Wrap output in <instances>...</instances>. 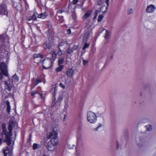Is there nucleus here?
<instances>
[{
    "label": "nucleus",
    "instance_id": "obj_1",
    "mask_svg": "<svg viewBox=\"0 0 156 156\" xmlns=\"http://www.w3.org/2000/svg\"><path fill=\"white\" fill-rule=\"evenodd\" d=\"M59 128L58 126L54 127L52 132L50 133L49 137L51 139L48 142V150L52 153H56L58 141V132Z\"/></svg>",
    "mask_w": 156,
    "mask_h": 156
},
{
    "label": "nucleus",
    "instance_id": "obj_2",
    "mask_svg": "<svg viewBox=\"0 0 156 156\" xmlns=\"http://www.w3.org/2000/svg\"><path fill=\"white\" fill-rule=\"evenodd\" d=\"M2 126L3 134L5 137V140L9 146L5 147L3 150L4 155L7 156V154H12V145L14 144V140L12 138H11V133L10 132L9 133L7 132L5 125L3 124Z\"/></svg>",
    "mask_w": 156,
    "mask_h": 156
},
{
    "label": "nucleus",
    "instance_id": "obj_3",
    "mask_svg": "<svg viewBox=\"0 0 156 156\" xmlns=\"http://www.w3.org/2000/svg\"><path fill=\"white\" fill-rule=\"evenodd\" d=\"M87 120L90 123L94 124L97 120V116L94 112L89 111L87 112Z\"/></svg>",
    "mask_w": 156,
    "mask_h": 156
},
{
    "label": "nucleus",
    "instance_id": "obj_4",
    "mask_svg": "<svg viewBox=\"0 0 156 156\" xmlns=\"http://www.w3.org/2000/svg\"><path fill=\"white\" fill-rule=\"evenodd\" d=\"M52 64V61L47 58L43 59L42 62L43 68H51Z\"/></svg>",
    "mask_w": 156,
    "mask_h": 156
},
{
    "label": "nucleus",
    "instance_id": "obj_5",
    "mask_svg": "<svg viewBox=\"0 0 156 156\" xmlns=\"http://www.w3.org/2000/svg\"><path fill=\"white\" fill-rule=\"evenodd\" d=\"M35 62L39 64L42 62L43 55L41 54H34L33 56Z\"/></svg>",
    "mask_w": 156,
    "mask_h": 156
},
{
    "label": "nucleus",
    "instance_id": "obj_6",
    "mask_svg": "<svg viewBox=\"0 0 156 156\" xmlns=\"http://www.w3.org/2000/svg\"><path fill=\"white\" fill-rule=\"evenodd\" d=\"M43 46L45 49H50L52 47L51 42L50 41H46L43 44Z\"/></svg>",
    "mask_w": 156,
    "mask_h": 156
},
{
    "label": "nucleus",
    "instance_id": "obj_7",
    "mask_svg": "<svg viewBox=\"0 0 156 156\" xmlns=\"http://www.w3.org/2000/svg\"><path fill=\"white\" fill-rule=\"evenodd\" d=\"M1 71H0V79L2 80L3 78V75H4L6 76H8V72L6 69H1Z\"/></svg>",
    "mask_w": 156,
    "mask_h": 156
},
{
    "label": "nucleus",
    "instance_id": "obj_8",
    "mask_svg": "<svg viewBox=\"0 0 156 156\" xmlns=\"http://www.w3.org/2000/svg\"><path fill=\"white\" fill-rule=\"evenodd\" d=\"M65 58H60L58 60V64L59 67L56 68H63L64 67V65L62 64L64 62Z\"/></svg>",
    "mask_w": 156,
    "mask_h": 156
},
{
    "label": "nucleus",
    "instance_id": "obj_9",
    "mask_svg": "<svg viewBox=\"0 0 156 156\" xmlns=\"http://www.w3.org/2000/svg\"><path fill=\"white\" fill-rule=\"evenodd\" d=\"M155 9V6L153 5H151L147 7L146 9V11L148 13L152 12H154Z\"/></svg>",
    "mask_w": 156,
    "mask_h": 156
},
{
    "label": "nucleus",
    "instance_id": "obj_10",
    "mask_svg": "<svg viewBox=\"0 0 156 156\" xmlns=\"http://www.w3.org/2000/svg\"><path fill=\"white\" fill-rule=\"evenodd\" d=\"M37 13H34L31 16H28L27 17V19L29 21L32 20L36 21L37 19Z\"/></svg>",
    "mask_w": 156,
    "mask_h": 156
},
{
    "label": "nucleus",
    "instance_id": "obj_11",
    "mask_svg": "<svg viewBox=\"0 0 156 156\" xmlns=\"http://www.w3.org/2000/svg\"><path fill=\"white\" fill-rule=\"evenodd\" d=\"M74 73V70L73 69H68L66 72V75L69 77H72Z\"/></svg>",
    "mask_w": 156,
    "mask_h": 156
},
{
    "label": "nucleus",
    "instance_id": "obj_12",
    "mask_svg": "<svg viewBox=\"0 0 156 156\" xmlns=\"http://www.w3.org/2000/svg\"><path fill=\"white\" fill-rule=\"evenodd\" d=\"M90 32L89 31H87L84 34L83 37V42H86L88 39L90 35Z\"/></svg>",
    "mask_w": 156,
    "mask_h": 156
},
{
    "label": "nucleus",
    "instance_id": "obj_13",
    "mask_svg": "<svg viewBox=\"0 0 156 156\" xmlns=\"http://www.w3.org/2000/svg\"><path fill=\"white\" fill-rule=\"evenodd\" d=\"M69 44V43L67 41L62 40L59 43L58 48H61V47L65 46V45H68Z\"/></svg>",
    "mask_w": 156,
    "mask_h": 156
},
{
    "label": "nucleus",
    "instance_id": "obj_14",
    "mask_svg": "<svg viewBox=\"0 0 156 156\" xmlns=\"http://www.w3.org/2000/svg\"><path fill=\"white\" fill-rule=\"evenodd\" d=\"M48 13L46 12L44 13H41L37 16V17L39 18H41L42 19H45L46 17L48 16Z\"/></svg>",
    "mask_w": 156,
    "mask_h": 156
},
{
    "label": "nucleus",
    "instance_id": "obj_15",
    "mask_svg": "<svg viewBox=\"0 0 156 156\" xmlns=\"http://www.w3.org/2000/svg\"><path fill=\"white\" fill-rule=\"evenodd\" d=\"M12 80L13 82L16 83L19 81V78L16 74H15L12 76Z\"/></svg>",
    "mask_w": 156,
    "mask_h": 156
},
{
    "label": "nucleus",
    "instance_id": "obj_16",
    "mask_svg": "<svg viewBox=\"0 0 156 156\" xmlns=\"http://www.w3.org/2000/svg\"><path fill=\"white\" fill-rule=\"evenodd\" d=\"M92 12V11L90 10L87 11L83 16V18L84 19H86L87 18L90 16Z\"/></svg>",
    "mask_w": 156,
    "mask_h": 156
},
{
    "label": "nucleus",
    "instance_id": "obj_17",
    "mask_svg": "<svg viewBox=\"0 0 156 156\" xmlns=\"http://www.w3.org/2000/svg\"><path fill=\"white\" fill-rule=\"evenodd\" d=\"M50 54L51 55V57L53 60H55L56 59L57 55L55 51H51Z\"/></svg>",
    "mask_w": 156,
    "mask_h": 156
},
{
    "label": "nucleus",
    "instance_id": "obj_18",
    "mask_svg": "<svg viewBox=\"0 0 156 156\" xmlns=\"http://www.w3.org/2000/svg\"><path fill=\"white\" fill-rule=\"evenodd\" d=\"M5 87L6 88L9 90H11V88L13 87V84L12 83L10 84L8 82H5Z\"/></svg>",
    "mask_w": 156,
    "mask_h": 156
},
{
    "label": "nucleus",
    "instance_id": "obj_19",
    "mask_svg": "<svg viewBox=\"0 0 156 156\" xmlns=\"http://www.w3.org/2000/svg\"><path fill=\"white\" fill-rule=\"evenodd\" d=\"M1 12L2 14L4 15H7L8 14V12L7 11L6 9L4 7L2 8Z\"/></svg>",
    "mask_w": 156,
    "mask_h": 156
},
{
    "label": "nucleus",
    "instance_id": "obj_20",
    "mask_svg": "<svg viewBox=\"0 0 156 156\" xmlns=\"http://www.w3.org/2000/svg\"><path fill=\"white\" fill-rule=\"evenodd\" d=\"M0 68H7V65L5 62H2L0 64Z\"/></svg>",
    "mask_w": 156,
    "mask_h": 156
},
{
    "label": "nucleus",
    "instance_id": "obj_21",
    "mask_svg": "<svg viewBox=\"0 0 156 156\" xmlns=\"http://www.w3.org/2000/svg\"><path fill=\"white\" fill-rule=\"evenodd\" d=\"M102 127V124L101 123H98L97 127L94 129V131H97L99 130Z\"/></svg>",
    "mask_w": 156,
    "mask_h": 156
},
{
    "label": "nucleus",
    "instance_id": "obj_22",
    "mask_svg": "<svg viewBox=\"0 0 156 156\" xmlns=\"http://www.w3.org/2000/svg\"><path fill=\"white\" fill-rule=\"evenodd\" d=\"M7 105V110L8 113H9L10 111V103L8 101L6 102Z\"/></svg>",
    "mask_w": 156,
    "mask_h": 156
},
{
    "label": "nucleus",
    "instance_id": "obj_23",
    "mask_svg": "<svg viewBox=\"0 0 156 156\" xmlns=\"http://www.w3.org/2000/svg\"><path fill=\"white\" fill-rule=\"evenodd\" d=\"M33 149L34 150H36L37 149H39L40 147V146L39 144H34L33 145Z\"/></svg>",
    "mask_w": 156,
    "mask_h": 156
},
{
    "label": "nucleus",
    "instance_id": "obj_24",
    "mask_svg": "<svg viewBox=\"0 0 156 156\" xmlns=\"http://www.w3.org/2000/svg\"><path fill=\"white\" fill-rule=\"evenodd\" d=\"M105 37L106 39L109 38V32L108 30H106Z\"/></svg>",
    "mask_w": 156,
    "mask_h": 156
},
{
    "label": "nucleus",
    "instance_id": "obj_25",
    "mask_svg": "<svg viewBox=\"0 0 156 156\" xmlns=\"http://www.w3.org/2000/svg\"><path fill=\"white\" fill-rule=\"evenodd\" d=\"M90 44H87L86 42H85V43L84 44V45L83 47V49L84 50L86 48H88Z\"/></svg>",
    "mask_w": 156,
    "mask_h": 156
},
{
    "label": "nucleus",
    "instance_id": "obj_26",
    "mask_svg": "<svg viewBox=\"0 0 156 156\" xmlns=\"http://www.w3.org/2000/svg\"><path fill=\"white\" fill-rule=\"evenodd\" d=\"M59 51H58L56 53L57 55L60 56L62 54V51L61 49V48H58Z\"/></svg>",
    "mask_w": 156,
    "mask_h": 156
},
{
    "label": "nucleus",
    "instance_id": "obj_27",
    "mask_svg": "<svg viewBox=\"0 0 156 156\" xmlns=\"http://www.w3.org/2000/svg\"><path fill=\"white\" fill-rule=\"evenodd\" d=\"M98 14V11L97 10H96L94 12V20H95L96 19L97 16Z\"/></svg>",
    "mask_w": 156,
    "mask_h": 156
},
{
    "label": "nucleus",
    "instance_id": "obj_28",
    "mask_svg": "<svg viewBox=\"0 0 156 156\" xmlns=\"http://www.w3.org/2000/svg\"><path fill=\"white\" fill-rule=\"evenodd\" d=\"M103 18V16L102 15H100L98 16V22H100L102 20Z\"/></svg>",
    "mask_w": 156,
    "mask_h": 156
},
{
    "label": "nucleus",
    "instance_id": "obj_29",
    "mask_svg": "<svg viewBox=\"0 0 156 156\" xmlns=\"http://www.w3.org/2000/svg\"><path fill=\"white\" fill-rule=\"evenodd\" d=\"M146 128L147 130L148 131H150L152 129V126L150 125H148L146 126Z\"/></svg>",
    "mask_w": 156,
    "mask_h": 156
},
{
    "label": "nucleus",
    "instance_id": "obj_30",
    "mask_svg": "<svg viewBox=\"0 0 156 156\" xmlns=\"http://www.w3.org/2000/svg\"><path fill=\"white\" fill-rule=\"evenodd\" d=\"M88 63V61L84 59L83 60V64L84 66H86Z\"/></svg>",
    "mask_w": 156,
    "mask_h": 156
},
{
    "label": "nucleus",
    "instance_id": "obj_31",
    "mask_svg": "<svg viewBox=\"0 0 156 156\" xmlns=\"http://www.w3.org/2000/svg\"><path fill=\"white\" fill-rule=\"evenodd\" d=\"M79 46L78 45H74L73 48L72 49L74 50H76L78 48Z\"/></svg>",
    "mask_w": 156,
    "mask_h": 156
},
{
    "label": "nucleus",
    "instance_id": "obj_32",
    "mask_svg": "<svg viewBox=\"0 0 156 156\" xmlns=\"http://www.w3.org/2000/svg\"><path fill=\"white\" fill-rule=\"evenodd\" d=\"M98 1L97 2V4L98 5H101L102 4V0H98Z\"/></svg>",
    "mask_w": 156,
    "mask_h": 156
},
{
    "label": "nucleus",
    "instance_id": "obj_33",
    "mask_svg": "<svg viewBox=\"0 0 156 156\" xmlns=\"http://www.w3.org/2000/svg\"><path fill=\"white\" fill-rule=\"evenodd\" d=\"M73 52V50L72 49H69L67 51V53H69V54H70L72 53Z\"/></svg>",
    "mask_w": 156,
    "mask_h": 156
},
{
    "label": "nucleus",
    "instance_id": "obj_34",
    "mask_svg": "<svg viewBox=\"0 0 156 156\" xmlns=\"http://www.w3.org/2000/svg\"><path fill=\"white\" fill-rule=\"evenodd\" d=\"M41 81L39 79L36 80L35 81L36 83L35 86L38 83H41Z\"/></svg>",
    "mask_w": 156,
    "mask_h": 156
},
{
    "label": "nucleus",
    "instance_id": "obj_35",
    "mask_svg": "<svg viewBox=\"0 0 156 156\" xmlns=\"http://www.w3.org/2000/svg\"><path fill=\"white\" fill-rule=\"evenodd\" d=\"M67 33L68 34H71V31L70 29H68L67 30Z\"/></svg>",
    "mask_w": 156,
    "mask_h": 156
},
{
    "label": "nucleus",
    "instance_id": "obj_36",
    "mask_svg": "<svg viewBox=\"0 0 156 156\" xmlns=\"http://www.w3.org/2000/svg\"><path fill=\"white\" fill-rule=\"evenodd\" d=\"M59 86L63 89H64L65 88V86L62 83H61L59 84Z\"/></svg>",
    "mask_w": 156,
    "mask_h": 156
},
{
    "label": "nucleus",
    "instance_id": "obj_37",
    "mask_svg": "<svg viewBox=\"0 0 156 156\" xmlns=\"http://www.w3.org/2000/svg\"><path fill=\"white\" fill-rule=\"evenodd\" d=\"M133 9H130L128 11V13L129 14H130L133 13Z\"/></svg>",
    "mask_w": 156,
    "mask_h": 156
},
{
    "label": "nucleus",
    "instance_id": "obj_38",
    "mask_svg": "<svg viewBox=\"0 0 156 156\" xmlns=\"http://www.w3.org/2000/svg\"><path fill=\"white\" fill-rule=\"evenodd\" d=\"M78 1L79 0H73V3L74 4H76L77 3Z\"/></svg>",
    "mask_w": 156,
    "mask_h": 156
},
{
    "label": "nucleus",
    "instance_id": "obj_39",
    "mask_svg": "<svg viewBox=\"0 0 156 156\" xmlns=\"http://www.w3.org/2000/svg\"><path fill=\"white\" fill-rule=\"evenodd\" d=\"M63 99V97L62 96H60L58 98V100L60 101H61Z\"/></svg>",
    "mask_w": 156,
    "mask_h": 156
},
{
    "label": "nucleus",
    "instance_id": "obj_40",
    "mask_svg": "<svg viewBox=\"0 0 156 156\" xmlns=\"http://www.w3.org/2000/svg\"><path fill=\"white\" fill-rule=\"evenodd\" d=\"M56 100H54L52 101V105L54 106L55 105V103H56Z\"/></svg>",
    "mask_w": 156,
    "mask_h": 156
},
{
    "label": "nucleus",
    "instance_id": "obj_41",
    "mask_svg": "<svg viewBox=\"0 0 156 156\" xmlns=\"http://www.w3.org/2000/svg\"><path fill=\"white\" fill-rule=\"evenodd\" d=\"M64 12V11L62 10H59L58 11V12H57V13H62L63 12Z\"/></svg>",
    "mask_w": 156,
    "mask_h": 156
},
{
    "label": "nucleus",
    "instance_id": "obj_42",
    "mask_svg": "<svg viewBox=\"0 0 156 156\" xmlns=\"http://www.w3.org/2000/svg\"><path fill=\"white\" fill-rule=\"evenodd\" d=\"M37 93V91H34L33 92L32 94H31V95L32 96H33L34 95H35V94H36Z\"/></svg>",
    "mask_w": 156,
    "mask_h": 156
},
{
    "label": "nucleus",
    "instance_id": "obj_43",
    "mask_svg": "<svg viewBox=\"0 0 156 156\" xmlns=\"http://www.w3.org/2000/svg\"><path fill=\"white\" fill-rule=\"evenodd\" d=\"M106 2L107 5L108 6L109 4V0H106Z\"/></svg>",
    "mask_w": 156,
    "mask_h": 156
},
{
    "label": "nucleus",
    "instance_id": "obj_44",
    "mask_svg": "<svg viewBox=\"0 0 156 156\" xmlns=\"http://www.w3.org/2000/svg\"><path fill=\"white\" fill-rule=\"evenodd\" d=\"M55 91H56L55 89L54 90V93H52L53 95H55L56 94Z\"/></svg>",
    "mask_w": 156,
    "mask_h": 156
},
{
    "label": "nucleus",
    "instance_id": "obj_45",
    "mask_svg": "<svg viewBox=\"0 0 156 156\" xmlns=\"http://www.w3.org/2000/svg\"><path fill=\"white\" fill-rule=\"evenodd\" d=\"M61 69H57L56 70V71L57 72H58V71H61Z\"/></svg>",
    "mask_w": 156,
    "mask_h": 156
},
{
    "label": "nucleus",
    "instance_id": "obj_46",
    "mask_svg": "<svg viewBox=\"0 0 156 156\" xmlns=\"http://www.w3.org/2000/svg\"><path fill=\"white\" fill-rule=\"evenodd\" d=\"M12 154H7V156H12ZM4 156H5V155H4Z\"/></svg>",
    "mask_w": 156,
    "mask_h": 156
},
{
    "label": "nucleus",
    "instance_id": "obj_47",
    "mask_svg": "<svg viewBox=\"0 0 156 156\" xmlns=\"http://www.w3.org/2000/svg\"><path fill=\"white\" fill-rule=\"evenodd\" d=\"M2 142V139L0 138V145L1 144Z\"/></svg>",
    "mask_w": 156,
    "mask_h": 156
},
{
    "label": "nucleus",
    "instance_id": "obj_48",
    "mask_svg": "<svg viewBox=\"0 0 156 156\" xmlns=\"http://www.w3.org/2000/svg\"><path fill=\"white\" fill-rule=\"evenodd\" d=\"M66 115H65L64 116V119H63V120H65V119H66Z\"/></svg>",
    "mask_w": 156,
    "mask_h": 156
},
{
    "label": "nucleus",
    "instance_id": "obj_49",
    "mask_svg": "<svg viewBox=\"0 0 156 156\" xmlns=\"http://www.w3.org/2000/svg\"><path fill=\"white\" fill-rule=\"evenodd\" d=\"M43 156H47V155H45V154H44Z\"/></svg>",
    "mask_w": 156,
    "mask_h": 156
},
{
    "label": "nucleus",
    "instance_id": "obj_50",
    "mask_svg": "<svg viewBox=\"0 0 156 156\" xmlns=\"http://www.w3.org/2000/svg\"><path fill=\"white\" fill-rule=\"evenodd\" d=\"M24 1L25 2V0H24Z\"/></svg>",
    "mask_w": 156,
    "mask_h": 156
}]
</instances>
